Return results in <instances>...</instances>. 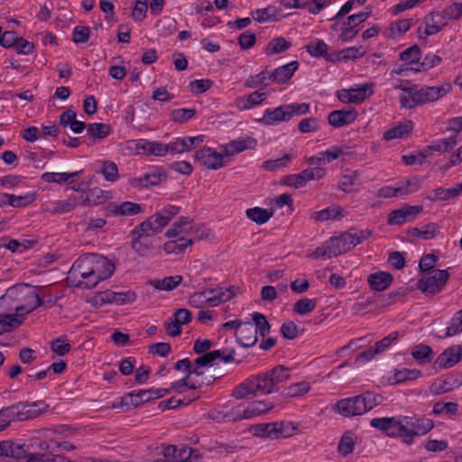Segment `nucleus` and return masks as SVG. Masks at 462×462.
Listing matches in <instances>:
<instances>
[{"instance_id": "1", "label": "nucleus", "mask_w": 462, "mask_h": 462, "mask_svg": "<svg viewBox=\"0 0 462 462\" xmlns=\"http://www.w3.org/2000/svg\"><path fill=\"white\" fill-rule=\"evenodd\" d=\"M290 379V369L277 365L264 373L250 376L237 384L232 391L236 400L254 397L257 393L271 394L278 391V385Z\"/></svg>"}, {"instance_id": "2", "label": "nucleus", "mask_w": 462, "mask_h": 462, "mask_svg": "<svg viewBox=\"0 0 462 462\" xmlns=\"http://www.w3.org/2000/svg\"><path fill=\"white\" fill-rule=\"evenodd\" d=\"M43 304L40 293L28 284H16L0 298V311L14 312L22 319Z\"/></svg>"}, {"instance_id": "3", "label": "nucleus", "mask_w": 462, "mask_h": 462, "mask_svg": "<svg viewBox=\"0 0 462 462\" xmlns=\"http://www.w3.org/2000/svg\"><path fill=\"white\" fill-rule=\"evenodd\" d=\"M372 236L370 230L344 232L338 236L330 237L309 254L311 259H331L351 251Z\"/></svg>"}, {"instance_id": "4", "label": "nucleus", "mask_w": 462, "mask_h": 462, "mask_svg": "<svg viewBox=\"0 0 462 462\" xmlns=\"http://www.w3.org/2000/svg\"><path fill=\"white\" fill-rule=\"evenodd\" d=\"M382 397L373 392L339 400L337 410L344 417H354L365 414L381 403Z\"/></svg>"}, {"instance_id": "5", "label": "nucleus", "mask_w": 462, "mask_h": 462, "mask_svg": "<svg viewBox=\"0 0 462 462\" xmlns=\"http://www.w3.org/2000/svg\"><path fill=\"white\" fill-rule=\"evenodd\" d=\"M237 294L234 286L223 288L216 287L196 291L189 298V304L197 309L205 307H217L219 304L230 300Z\"/></svg>"}, {"instance_id": "6", "label": "nucleus", "mask_w": 462, "mask_h": 462, "mask_svg": "<svg viewBox=\"0 0 462 462\" xmlns=\"http://www.w3.org/2000/svg\"><path fill=\"white\" fill-rule=\"evenodd\" d=\"M309 111L310 105L308 103H291L282 105L274 109H266L261 122L268 125H273L282 122H287L294 116L306 115Z\"/></svg>"}, {"instance_id": "7", "label": "nucleus", "mask_w": 462, "mask_h": 462, "mask_svg": "<svg viewBox=\"0 0 462 462\" xmlns=\"http://www.w3.org/2000/svg\"><path fill=\"white\" fill-rule=\"evenodd\" d=\"M180 212V207L166 205L139 224V231L152 236L159 234Z\"/></svg>"}, {"instance_id": "8", "label": "nucleus", "mask_w": 462, "mask_h": 462, "mask_svg": "<svg viewBox=\"0 0 462 462\" xmlns=\"http://www.w3.org/2000/svg\"><path fill=\"white\" fill-rule=\"evenodd\" d=\"M93 259L95 254L79 257L70 267L68 279L78 287L88 289V282L93 274Z\"/></svg>"}, {"instance_id": "9", "label": "nucleus", "mask_w": 462, "mask_h": 462, "mask_svg": "<svg viewBox=\"0 0 462 462\" xmlns=\"http://www.w3.org/2000/svg\"><path fill=\"white\" fill-rule=\"evenodd\" d=\"M446 270H434L418 282V289L428 295L439 293L448 279Z\"/></svg>"}, {"instance_id": "10", "label": "nucleus", "mask_w": 462, "mask_h": 462, "mask_svg": "<svg viewBox=\"0 0 462 462\" xmlns=\"http://www.w3.org/2000/svg\"><path fill=\"white\" fill-rule=\"evenodd\" d=\"M48 408V405L42 402H18L10 406L13 419L20 421L27 420L40 416Z\"/></svg>"}, {"instance_id": "11", "label": "nucleus", "mask_w": 462, "mask_h": 462, "mask_svg": "<svg viewBox=\"0 0 462 462\" xmlns=\"http://www.w3.org/2000/svg\"><path fill=\"white\" fill-rule=\"evenodd\" d=\"M374 93V83L356 85L349 89H340L337 91V98L342 103L360 104Z\"/></svg>"}, {"instance_id": "12", "label": "nucleus", "mask_w": 462, "mask_h": 462, "mask_svg": "<svg viewBox=\"0 0 462 462\" xmlns=\"http://www.w3.org/2000/svg\"><path fill=\"white\" fill-rule=\"evenodd\" d=\"M408 424L405 425V443L411 445L413 443L414 437L424 436L434 427L432 420L428 418H417L406 416Z\"/></svg>"}, {"instance_id": "13", "label": "nucleus", "mask_w": 462, "mask_h": 462, "mask_svg": "<svg viewBox=\"0 0 462 462\" xmlns=\"http://www.w3.org/2000/svg\"><path fill=\"white\" fill-rule=\"evenodd\" d=\"M170 393L166 388H151L140 390L137 393L132 392L122 398V403L126 406L137 407L140 404L153 399L162 398Z\"/></svg>"}, {"instance_id": "14", "label": "nucleus", "mask_w": 462, "mask_h": 462, "mask_svg": "<svg viewBox=\"0 0 462 462\" xmlns=\"http://www.w3.org/2000/svg\"><path fill=\"white\" fill-rule=\"evenodd\" d=\"M114 272L115 266L106 257L95 254L92 280L88 282V289H92L100 282L108 279Z\"/></svg>"}, {"instance_id": "15", "label": "nucleus", "mask_w": 462, "mask_h": 462, "mask_svg": "<svg viewBox=\"0 0 462 462\" xmlns=\"http://www.w3.org/2000/svg\"><path fill=\"white\" fill-rule=\"evenodd\" d=\"M105 216L112 217H133L143 212L140 204L132 201L109 202L104 207Z\"/></svg>"}, {"instance_id": "16", "label": "nucleus", "mask_w": 462, "mask_h": 462, "mask_svg": "<svg viewBox=\"0 0 462 462\" xmlns=\"http://www.w3.org/2000/svg\"><path fill=\"white\" fill-rule=\"evenodd\" d=\"M446 25L447 23L439 12H430L423 18L420 26L418 28L419 38L426 39L437 34Z\"/></svg>"}, {"instance_id": "17", "label": "nucleus", "mask_w": 462, "mask_h": 462, "mask_svg": "<svg viewBox=\"0 0 462 462\" xmlns=\"http://www.w3.org/2000/svg\"><path fill=\"white\" fill-rule=\"evenodd\" d=\"M224 157H226V155L222 151L217 152L209 147H204L197 151L194 155L197 162L209 170L222 168L224 166Z\"/></svg>"}, {"instance_id": "18", "label": "nucleus", "mask_w": 462, "mask_h": 462, "mask_svg": "<svg viewBox=\"0 0 462 462\" xmlns=\"http://www.w3.org/2000/svg\"><path fill=\"white\" fill-rule=\"evenodd\" d=\"M211 416V419L217 422H235L247 420L244 403H239L237 405H225L219 411L214 412Z\"/></svg>"}, {"instance_id": "19", "label": "nucleus", "mask_w": 462, "mask_h": 462, "mask_svg": "<svg viewBox=\"0 0 462 462\" xmlns=\"http://www.w3.org/2000/svg\"><path fill=\"white\" fill-rule=\"evenodd\" d=\"M395 89H400L399 100L402 108L412 109L420 106L419 97V88L411 85L409 81L394 86Z\"/></svg>"}, {"instance_id": "20", "label": "nucleus", "mask_w": 462, "mask_h": 462, "mask_svg": "<svg viewBox=\"0 0 462 462\" xmlns=\"http://www.w3.org/2000/svg\"><path fill=\"white\" fill-rule=\"evenodd\" d=\"M421 206L404 205L401 208L393 210L387 219L389 225H402L405 222L414 220L422 212Z\"/></svg>"}, {"instance_id": "21", "label": "nucleus", "mask_w": 462, "mask_h": 462, "mask_svg": "<svg viewBox=\"0 0 462 462\" xmlns=\"http://www.w3.org/2000/svg\"><path fill=\"white\" fill-rule=\"evenodd\" d=\"M368 16L369 13L364 12L348 16L342 23L339 39L343 42L351 41L358 32L356 27L365 22Z\"/></svg>"}, {"instance_id": "22", "label": "nucleus", "mask_w": 462, "mask_h": 462, "mask_svg": "<svg viewBox=\"0 0 462 462\" xmlns=\"http://www.w3.org/2000/svg\"><path fill=\"white\" fill-rule=\"evenodd\" d=\"M451 91V85L448 83H444L440 86H432V87H422L419 88V97L420 106L435 102L443 97H445L448 93Z\"/></svg>"}, {"instance_id": "23", "label": "nucleus", "mask_w": 462, "mask_h": 462, "mask_svg": "<svg viewBox=\"0 0 462 462\" xmlns=\"http://www.w3.org/2000/svg\"><path fill=\"white\" fill-rule=\"evenodd\" d=\"M256 145L257 142L254 138L246 136L232 140L229 143L221 145L220 149H222V152L226 157H227L240 153L245 150L254 149Z\"/></svg>"}, {"instance_id": "24", "label": "nucleus", "mask_w": 462, "mask_h": 462, "mask_svg": "<svg viewBox=\"0 0 462 462\" xmlns=\"http://www.w3.org/2000/svg\"><path fill=\"white\" fill-rule=\"evenodd\" d=\"M88 201V198L84 193L79 197L70 196L65 200L54 201L50 211L54 214L67 213L72 211L78 205H86Z\"/></svg>"}, {"instance_id": "25", "label": "nucleus", "mask_w": 462, "mask_h": 462, "mask_svg": "<svg viewBox=\"0 0 462 462\" xmlns=\"http://www.w3.org/2000/svg\"><path fill=\"white\" fill-rule=\"evenodd\" d=\"M357 117L356 109L335 110L328 116V124L334 127H341L352 124Z\"/></svg>"}, {"instance_id": "26", "label": "nucleus", "mask_w": 462, "mask_h": 462, "mask_svg": "<svg viewBox=\"0 0 462 462\" xmlns=\"http://www.w3.org/2000/svg\"><path fill=\"white\" fill-rule=\"evenodd\" d=\"M462 195V183H456L453 187L445 189L438 188L431 191L427 197L432 202L446 201Z\"/></svg>"}, {"instance_id": "27", "label": "nucleus", "mask_w": 462, "mask_h": 462, "mask_svg": "<svg viewBox=\"0 0 462 462\" xmlns=\"http://www.w3.org/2000/svg\"><path fill=\"white\" fill-rule=\"evenodd\" d=\"M132 236H133V240H132L133 249L141 256H144V255L148 254L149 250H150V245H151L149 237L152 236V235L140 232L139 225H138L133 229Z\"/></svg>"}, {"instance_id": "28", "label": "nucleus", "mask_w": 462, "mask_h": 462, "mask_svg": "<svg viewBox=\"0 0 462 462\" xmlns=\"http://www.w3.org/2000/svg\"><path fill=\"white\" fill-rule=\"evenodd\" d=\"M236 340L244 347H251L257 342V330L251 322H244L241 328L236 331Z\"/></svg>"}, {"instance_id": "29", "label": "nucleus", "mask_w": 462, "mask_h": 462, "mask_svg": "<svg viewBox=\"0 0 462 462\" xmlns=\"http://www.w3.org/2000/svg\"><path fill=\"white\" fill-rule=\"evenodd\" d=\"M346 212L338 205H332L319 211L313 212L311 218L317 222H324L328 220H340L346 217Z\"/></svg>"}, {"instance_id": "30", "label": "nucleus", "mask_w": 462, "mask_h": 462, "mask_svg": "<svg viewBox=\"0 0 462 462\" xmlns=\"http://www.w3.org/2000/svg\"><path fill=\"white\" fill-rule=\"evenodd\" d=\"M298 68V61H291L277 68L274 71L269 74L268 79L272 82L285 83L292 77Z\"/></svg>"}, {"instance_id": "31", "label": "nucleus", "mask_w": 462, "mask_h": 462, "mask_svg": "<svg viewBox=\"0 0 462 462\" xmlns=\"http://www.w3.org/2000/svg\"><path fill=\"white\" fill-rule=\"evenodd\" d=\"M462 356V348L460 346H454L447 348L442 354L439 356L436 364L439 366L449 368L455 365Z\"/></svg>"}, {"instance_id": "32", "label": "nucleus", "mask_w": 462, "mask_h": 462, "mask_svg": "<svg viewBox=\"0 0 462 462\" xmlns=\"http://www.w3.org/2000/svg\"><path fill=\"white\" fill-rule=\"evenodd\" d=\"M397 339V333L393 332L375 343L374 346L360 354L359 358L364 361H370L375 355L386 350L390 345Z\"/></svg>"}, {"instance_id": "33", "label": "nucleus", "mask_w": 462, "mask_h": 462, "mask_svg": "<svg viewBox=\"0 0 462 462\" xmlns=\"http://www.w3.org/2000/svg\"><path fill=\"white\" fill-rule=\"evenodd\" d=\"M393 282V276L389 273L377 272L368 276L367 282L372 290L383 291L386 290Z\"/></svg>"}, {"instance_id": "34", "label": "nucleus", "mask_w": 462, "mask_h": 462, "mask_svg": "<svg viewBox=\"0 0 462 462\" xmlns=\"http://www.w3.org/2000/svg\"><path fill=\"white\" fill-rule=\"evenodd\" d=\"M266 97V92L254 91L248 96L236 98V106L240 110L250 109L257 105H260Z\"/></svg>"}, {"instance_id": "35", "label": "nucleus", "mask_w": 462, "mask_h": 462, "mask_svg": "<svg viewBox=\"0 0 462 462\" xmlns=\"http://www.w3.org/2000/svg\"><path fill=\"white\" fill-rule=\"evenodd\" d=\"M246 419L251 420L254 417L263 415L274 408V404L267 401H254L245 404Z\"/></svg>"}, {"instance_id": "36", "label": "nucleus", "mask_w": 462, "mask_h": 462, "mask_svg": "<svg viewBox=\"0 0 462 462\" xmlns=\"http://www.w3.org/2000/svg\"><path fill=\"white\" fill-rule=\"evenodd\" d=\"M400 60L410 66V70L414 71V68H418L421 59V50L418 45H412L410 48L402 51L400 55Z\"/></svg>"}, {"instance_id": "37", "label": "nucleus", "mask_w": 462, "mask_h": 462, "mask_svg": "<svg viewBox=\"0 0 462 462\" xmlns=\"http://www.w3.org/2000/svg\"><path fill=\"white\" fill-rule=\"evenodd\" d=\"M190 219L186 217H180L167 230L165 236L167 237L188 238Z\"/></svg>"}, {"instance_id": "38", "label": "nucleus", "mask_w": 462, "mask_h": 462, "mask_svg": "<svg viewBox=\"0 0 462 462\" xmlns=\"http://www.w3.org/2000/svg\"><path fill=\"white\" fill-rule=\"evenodd\" d=\"M24 319H22L14 312L0 311V335L12 331L18 327Z\"/></svg>"}, {"instance_id": "39", "label": "nucleus", "mask_w": 462, "mask_h": 462, "mask_svg": "<svg viewBox=\"0 0 462 462\" xmlns=\"http://www.w3.org/2000/svg\"><path fill=\"white\" fill-rule=\"evenodd\" d=\"M183 278L181 275L168 276L162 280H152L149 282L150 285L158 291H170L177 288Z\"/></svg>"}, {"instance_id": "40", "label": "nucleus", "mask_w": 462, "mask_h": 462, "mask_svg": "<svg viewBox=\"0 0 462 462\" xmlns=\"http://www.w3.org/2000/svg\"><path fill=\"white\" fill-rule=\"evenodd\" d=\"M170 240L164 243L163 250L166 254H179L190 246V240L180 237H169Z\"/></svg>"}, {"instance_id": "41", "label": "nucleus", "mask_w": 462, "mask_h": 462, "mask_svg": "<svg viewBox=\"0 0 462 462\" xmlns=\"http://www.w3.org/2000/svg\"><path fill=\"white\" fill-rule=\"evenodd\" d=\"M306 49L313 57H324L327 60L334 61V57L328 54V44L322 40H313L307 45Z\"/></svg>"}, {"instance_id": "42", "label": "nucleus", "mask_w": 462, "mask_h": 462, "mask_svg": "<svg viewBox=\"0 0 462 462\" xmlns=\"http://www.w3.org/2000/svg\"><path fill=\"white\" fill-rule=\"evenodd\" d=\"M412 130V122L411 121H405L403 123H400L394 127H392L388 129L383 134V139L384 140H393L397 138H402L406 135H408Z\"/></svg>"}, {"instance_id": "43", "label": "nucleus", "mask_w": 462, "mask_h": 462, "mask_svg": "<svg viewBox=\"0 0 462 462\" xmlns=\"http://www.w3.org/2000/svg\"><path fill=\"white\" fill-rule=\"evenodd\" d=\"M359 178V173L356 171H348L340 176L337 182V188L345 193H351L355 191L354 186Z\"/></svg>"}, {"instance_id": "44", "label": "nucleus", "mask_w": 462, "mask_h": 462, "mask_svg": "<svg viewBox=\"0 0 462 462\" xmlns=\"http://www.w3.org/2000/svg\"><path fill=\"white\" fill-rule=\"evenodd\" d=\"M366 51L362 46L358 47H349L341 50L340 51L337 52L334 56V61L335 60H356L357 59H360L365 55Z\"/></svg>"}, {"instance_id": "45", "label": "nucleus", "mask_w": 462, "mask_h": 462, "mask_svg": "<svg viewBox=\"0 0 462 462\" xmlns=\"http://www.w3.org/2000/svg\"><path fill=\"white\" fill-rule=\"evenodd\" d=\"M408 424L406 416L391 417L390 438H401L405 443V425Z\"/></svg>"}, {"instance_id": "46", "label": "nucleus", "mask_w": 462, "mask_h": 462, "mask_svg": "<svg viewBox=\"0 0 462 462\" xmlns=\"http://www.w3.org/2000/svg\"><path fill=\"white\" fill-rule=\"evenodd\" d=\"M252 15L258 23L277 21L280 17V11L276 7L269 5L266 8L253 11Z\"/></svg>"}, {"instance_id": "47", "label": "nucleus", "mask_w": 462, "mask_h": 462, "mask_svg": "<svg viewBox=\"0 0 462 462\" xmlns=\"http://www.w3.org/2000/svg\"><path fill=\"white\" fill-rule=\"evenodd\" d=\"M245 215L250 220L255 222L258 225H263L273 217V213L268 209L255 207L248 208L245 211Z\"/></svg>"}, {"instance_id": "48", "label": "nucleus", "mask_w": 462, "mask_h": 462, "mask_svg": "<svg viewBox=\"0 0 462 462\" xmlns=\"http://www.w3.org/2000/svg\"><path fill=\"white\" fill-rule=\"evenodd\" d=\"M291 46V42L283 37H276L267 44L265 53L269 56L279 54L287 51Z\"/></svg>"}, {"instance_id": "49", "label": "nucleus", "mask_w": 462, "mask_h": 462, "mask_svg": "<svg viewBox=\"0 0 462 462\" xmlns=\"http://www.w3.org/2000/svg\"><path fill=\"white\" fill-rule=\"evenodd\" d=\"M421 375V372L418 369L401 368L395 370L391 383H401L405 381L414 380Z\"/></svg>"}, {"instance_id": "50", "label": "nucleus", "mask_w": 462, "mask_h": 462, "mask_svg": "<svg viewBox=\"0 0 462 462\" xmlns=\"http://www.w3.org/2000/svg\"><path fill=\"white\" fill-rule=\"evenodd\" d=\"M411 355L419 364H427L432 359V349L427 345L419 344L412 347Z\"/></svg>"}, {"instance_id": "51", "label": "nucleus", "mask_w": 462, "mask_h": 462, "mask_svg": "<svg viewBox=\"0 0 462 462\" xmlns=\"http://www.w3.org/2000/svg\"><path fill=\"white\" fill-rule=\"evenodd\" d=\"M10 447L7 448V457L14 458L16 460H24L27 457L29 447L24 444L8 440Z\"/></svg>"}, {"instance_id": "52", "label": "nucleus", "mask_w": 462, "mask_h": 462, "mask_svg": "<svg viewBox=\"0 0 462 462\" xmlns=\"http://www.w3.org/2000/svg\"><path fill=\"white\" fill-rule=\"evenodd\" d=\"M458 404L457 402H438L434 404L432 409V414L439 416L447 414L449 417L457 415L458 413Z\"/></svg>"}, {"instance_id": "53", "label": "nucleus", "mask_w": 462, "mask_h": 462, "mask_svg": "<svg viewBox=\"0 0 462 462\" xmlns=\"http://www.w3.org/2000/svg\"><path fill=\"white\" fill-rule=\"evenodd\" d=\"M277 427L275 422L260 423L253 427V433L256 437L276 439Z\"/></svg>"}, {"instance_id": "54", "label": "nucleus", "mask_w": 462, "mask_h": 462, "mask_svg": "<svg viewBox=\"0 0 462 462\" xmlns=\"http://www.w3.org/2000/svg\"><path fill=\"white\" fill-rule=\"evenodd\" d=\"M310 390V383L308 382H299L291 384L283 391V395L291 398L301 397Z\"/></svg>"}, {"instance_id": "55", "label": "nucleus", "mask_w": 462, "mask_h": 462, "mask_svg": "<svg viewBox=\"0 0 462 462\" xmlns=\"http://www.w3.org/2000/svg\"><path fill=\"white\" fill-rule=\"evenodd\" d=\"M252 319L254 321V328L257 330V334L259 333L263 337H264L270 333L271 326L263 314L260 312H254L252 314Z\"/></svg>"}, {"instance_id": "56", "label": "nucleus", "mask_w": 462, "mask_h": 462, "mask_svg": "<svg viewBox=\"0 0 462 462\" xmlns=\"http://www.w3.org/2000/svg\"><path fill=\"white\" fill-rule=\"evenodd\" d=\"M204 383L208 384V383H209V382H208V383L193 382V381H191V379H189V376L186 375L184 378L178 380L176 382H173L168 390H170V392L175 391L179 393H184V390L186 388L198 389Z\"/></svg>"}, {"instance_id": "57", "label": "nucleus", "mask_w": 462, "mask_h": 462, "mask_svg": "<svg viewBox=\"0 0 462 462\" xmlns=\"http://www.w3.org/2000/svg\"><path fill=\"white\" fill-rule=\"evenodd\" d=\"M316 306H317V300L315 299L303 298V299L297 300L293 304L292 310H293L294 313L303 316V315L309 314L311 311H313L315 310Z\"/></svg>"}, {"instance_id": "58", "label": "nucleus", "mask_w": 462, "mask_h": 462, "mask_svg": "<svg viewBox=\"0 0 462 462\" xmlns=\"http://www.w3.org/2000/svg\"><path fill=\"white\" fill-rule=\"evenodd\" d=\"M197 398L198 396L193 393L190 396H184L183 398L171 397L166 401L162 402L160 405L163 410L176 409L180 406L189 405Z\"/></svg>"}, {"instance_id": "59", "label": "nucleus", "mask_w": 462, "mask_h": 462, "mask_svg": "<svg viewBox=\"0 0 462 462\" xmlns=\"http://www.w3.org/2000/svg\"><path fill=\"white\" fill-rule=\"evenodd\" d=\"M439 13L447 23L451 20H458L462 15V3L454 2Z\"/></svg>"}, {"instance_id": "60", "label": "nucleus", "mask_w": 462, "mask_h": 462, "mask_svg": "<svg viewBox=\"0 0 462 462\" xmlns=\"http://www.w3.org/2000/svg\"><path fill=\"white\" fill-rule=\"evenodd\" d=\"M195 114L194 108H178L171 112L170 118L174 123L183 124L191 119Z\"/></svg>"}, {"instance_id": "61", "label": "nucleus", "mask_w": 462, "mask_h": 462, "mask_svg": "<svg viewBox=\"0 0 462 462\" xmlns=\"http://www.w3.org/2000/svg\"><path fill=\"white\" fill-rule=\"evenodd\" d=\"M208 236V230L202 225L193 224L190 220L188 238L190 240V245L199 240H201Z\"/></svg>"}, {"instance_id": "62", "label": "nucleus", "mask_w": 462, "mask_h": 462, "mask_svg": "<svg viewBox=\"0 0 462 462\" xmlns=\"http://www.w3.org/2000/svg\"><path fill=\"white\" fill-rule=\"evenodd\" d=\"M161 179L159 175L145 173L140 178H134L131 180V185L135 188H146L157 185Z\"/></svg>"}, {"instance_id": "63", "label": "nucleus", "mask_w": 462, "mask_h": 462, "mask_svg": "<svg viewBox=\"0 0 462 462\" xmlns=\"http://www.w3.org/2000/svg\"><path fill=\"white\" fill-rule=\"evenodd\" d=\"M441 61L442 59L440 56L429 53L424 57L423 60L420 62L418 68H414V72L427 71L440 64Z\"/></svg>"}, {"instance_id": "64", "label": "nucleus", "mask_w": 462, "mask_h": 462, "mask_svg": "<svg viewBox=\"0 0 462 462\" xmlns=\"http://www.w3.org/2000/svg\"><path fill=\"white\" fill-rule=\"evenodd\" d=\"M345 154H346V149L343 146L338 145H333L326 151L320 152L323 163H329L335 160L339 159L342 155Z\"/></svg>"}]
</instances>
